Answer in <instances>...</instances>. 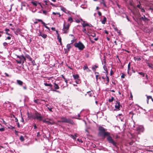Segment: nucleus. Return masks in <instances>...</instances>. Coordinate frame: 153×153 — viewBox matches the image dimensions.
Returning <instances> with one entry per match:
<instances>
[{
  "instance_id": "f257e3e1",
  "label": "nucleus",
  "mask_w": 153,
  "mask_h": 153,
  "mask_svg": "<svg viewBox=\"0 0 153 153\" xmlns=\"http://www.w3.org/2000/svg\"><path fill=\"white\" fill-rule=\"evenodd\" d=\"M100 131L98 133L99 136L105 137L107 136V140L109 143H111L114 146L117 147L116 143L113 140L112 137L110 136V133L108 132H105V130L104 128L100 126L98 128Z\"/></svg>"
},
{
  "instance_id": "f03ea898",
  "label": "nucleus",
  "mask_w": 153,
  "mask_h": 153,
  "mask_svg": "<svg viewBox=\"0 0 153 153\" xmlns=\"http://www.w3.org/2000/svg\"><path fill=\"white\" fill-rule=\"evenodd\" d=\"M137 23L139 28L144 32L146 33H149L150 29L145 25L149 20H135Z\"/></svg>"
},
{
  "instance_id": "7ed1b4c3",
  "label": "nucleus",
  "mask_w": 153,
  "mask_h": 153,
  "mask_svg": "<svg viewBox=\"0 0 153 153\" xmlns=\"http://www.w3.org/2000/svg\"><path fill=\"white\" fill-rule=\"evenodd\" d=\"M73 21V20H68L67 22L64 21L63 27L62 29L63 33H67L69 31V28L70 25V23Z\"/></svg>"
},
{
  "instance_id": "20e7f679",
  "label": "nucleus",
  "mask_w": 153,
  "mask_h": 153,
  "mask_svg": "<svg viewBox=\"0 0 153 153\" xmlns=\"http://www.w3.org/2000/svg\"><path fill=\"white\" fill-rule=\"evenodd\" d=\"M74 46L75 47L77 48L80 51L83 50L85 48L84 45L80 41H79L78 42H75L74 44Z\"/></svg>"
},
{
  "instance_id": "39448f33",
  "label": "nucleus",
  "mask_w": 153,
  "mask_h": 153,
  "mask_svg": "<svg viewBox=\"0 0 153 153\" xmlns=\"http://www.w3.org/2000/svg\"><path fill=\"white\" fill-rule=\"evenodd\" d=\"M60 119L61 120V122L66 123L72 124L74 123L73 120L70 119H67L66 117H61Z\"/></svg>"
},
{
  "instance_id": "423d86ee",
  "label": "nucleus",
  "mask_w": 153,
  "mask_h": 153,
  "mask_svg": "<svg viewBox=\"0 0 153 153\" xmlns=\"http://www.w3.org/2000/svg\"><path fill=\"white\" fill-rule=\"evenodd\" d=\"M71 47L72 46L71 45V44H68L66 45V49H64L65 53H67L69 52L70 50V49Z\"/></svg>"
},
{
  "instance_id": "0eeeda50",
  "label": "nucleus",
  "mask_w": 153,
  "mask_h": 153,
  "mask_svg": "<svg viewBox=\"0 0 153 153\" xmlns=\"http://www.w3.org/2000/svg\"><path fill=\"white\" fill-rule=\"evenodd\" d=\"M35 119L38 120L39 121H42V117L41 116V114L37 112H36V114L35 116Z\"/></svg>"
},
{
  "instance_id": "6e6552de",
  "label": "nucleus",
  "mask_w": 153,
  "mask_h": 153,
  "mask_svg": "<svg viewBox=\"0 0 153 153\" xmlns=\"http://www.w3.org/2000/svg\"><path fill=\"white\" fill-rule=\"evenodd\" d=\"M17 56L18 58V59L16 60V61L17 62V63L18 64L23 63V61L22 60L21 57V56L17 55Z\"/></svg>"
},
{
  "instance_id": "1a4fd4ad",
  "label": "nucleus",
  "mask_w": 153,
  "mask_h": 153,
  "mask_svg": "<svg viewBox=\"0 0 153 153\" xmlns=\"http://www.w3.org/2000/svg\"><path fill=\"white\" fill-rule=\"evenodd\" d=\"M120 107H121V105H120V102L117 101L115 105V107L117 110H120Z\"/></svg>"
},
{
  "instance_id": "9d476101",
  "label": "nucleus",
  "mask_w": 153,
  "mask_h": 153,
  "mask_svg": "<svg viewBox=\"0 0 153 153\" xmlns=\"http://www.w3.org/2000/svg\"><path fill=\"white\" fill-rule=\"evenodd\" d=\"M117 119L119 121H123V116L121 114H119L116 116Z\"/></svg>"
},
{
  "instance_id": "9b49d317",
  "label": "nucleus",
  "mask_w": 153,
  "mask_h": 153,
  "mask_svg": "<svg viewBox=\"0 0 153 153\" xmlns=\"http://www.w3.org/2000/svg\"><path fill=\"white\" fill-rule=\"evenodd\" d=\"M82 25L83 27H84L86 26H89V27H92V25L91 24H89L85 21H83L82 23Z\"/></svg>"
},
{
  "instance_id": "f8f14e48",
  "label": "nucleus",
  "mask_w": 153,
  "mask_h": 153,
  "mask_svg": "<svg viewBox=\"0 0 153 153\" xmlns=\"http://www.w3.org/2000/svg\"><path fill=\"white\" fill-rule=\"evenodd\" d=\"M28 117L29 119L32 118L33 119H35V116L36 114V112L34 114H29V113H27Z\"/></svg>"
},
{
  "instance_id": "ddd939ff",
  "label": "nucleus",
  "mask_w": 153,
  "mask_h": 153,
  "mask_svg": "<svg viewBox=\"0 0 153 153\" xmlns=\"http://www.w3.org/2000/svg\"><path fill=\"white\" fill-rule=\"evenodd\" d=\"M61 10L65 13H69V11L67 10L65 8L62 6H60Z\"/></svg>"
},
{
  "instance_id": "4468645a",
  "label": "nucleus",
  "mask_w": 153,
  "mask_h": 153,
  "mask_svg": "<svg viewBox=\"0 0 153 153\" xmlns=\"http://www.w3.org/2000/svg\"><path fill=\"white\" fill-rule=\"evenodd\" d=\"M136 129L137 131L143 132L144 130V128L142 126H139L137 127Z\"/></svg>"
},
{
  "instance_id": "2eb2a0df",
  "label": "nucleus",
  "mask_w": 153,
  "mask_h": 153,
  "mask_svg": "<svg viewBox=\"0 0 153 153\" xmlns=\"http://www.w3.org/2000/svg\"><path fill=\"white\" fill-rule=\"evenodd\" d=\"M38 20L39 22H41L42 23L46 29H48L49 30H50L49 28L46 25V24L42 20Z\"/></svg>"
},
{
  "instance_id": "dca6fc26",
  "label": "nucleus",
  "mask_w": 153,
  "mask_h": 153,
  "mask_svg": "<svg viewBox=\"0 0 153 153\" xmlns=\"http://www.w3.org/2000/svg\"><path fill=\"white\" fill-rule=\"evenodd\" d=\"M87 93L89 97H92L94 94V92L92 90H91L90 91H87Z\"/></svg>"
},
{
  "instance_id": "f3484780",
  "label": "nucleus",
  "mask_w": 153,
  "mask_h": 153,
  "mask_svg": "<svg viewBox=\"0 0 153 153\" xmlns=\"http://www.w3.org/2000/svg\"><path fill=\"white\" fill-rule=\"evenodd\" d=\"M16 82L17 84L20 86H22L23 84V82L20 80H17Z\"/></svg>"
},
{
  "instance_id": "a211bd4d",
  "label": "nucleus",
  "mask_w": 153,
  "mask_h": 153,
  "mask_svg": "<svg viewBox=\"0 0 153 153\" xmlns=\"http://www.w3.org/2000/svg\"><path fill=\"white\" fill-rule=\"evenodd\" d=\"M84 110H82V111H80V113L78 114L77 116H75V117H73V118H74L76 119H79V120L81 119L79 118V117H80V114H81L82 113V112Z\"/></svg>"
},
{
  "instance_id": "6ab92c4d",
  "label": "nucleus",
  "mask_w": 153,
  "mask_h": 153,
  "mask_svg": "<svg viewBox=\"0 0 153 153\" xmlns=\"http://www.w3.org/2000/svg\"><path fill=\"white\" fill-rule=\"evenodd\" d=\"M44 85L46 86L50 87L51 88V89H53V88H52L53 85L51 83L48 84L46 83H44Z\"/></svg>"
},
{
  "instance_id": "aec40b11",
  "label": "nucleus",
  "mask_w": 153,
  "mask_h": 153,
  "mask_svg": "<svg viewBox=\"0 0 153 153\" xmlns=\"http://www.w3.org/2000/svg\"><path fill=\"white\" fill-rule=\"evenodd\" d=\"M53 87L54 88V89L56 90L59 89V86L55 82L54 83Z\"/></svg>"
},
{
  "instance_id": "412c9836",
  "label": "nucleus",
  "mask_w": 153,
  "mask_h": 153,
  "mask_svg": "<svg viewBox=\"0 0 153 153\" xmlns=\"http://www.w3.org/2000/svg\"><path fill=\"white\" fill-rule=\"evenodd\" d=\"M100 3L102 4L104 7H106V3L104 0H101V1H100Z\"/></svg>"
},
{
  "instance_id": "4be33fe9",
  "label": "nucleus",
  "mask_w": 153,
  "mask_h": 153,
  "mask_svg": "<svg viewBox=\"0 0 153 153\" xmlns=\"http://www.w3.org/2000/svg\"><path fill=\"white\" fill-rule=\"evenodd\" d=\"M146 63L149 67L151 68L152 70H153V67H152L153 66V64L152 63H150L149 62H146Z\"/></svg>"
},
{
  "instance_id": "5701e85b",
  "label": "nucleus",
  "mask_w": 153,
  "mask_h": 153,
  "mask_svg": "<svg viewBox=\"0 0 153 153\" xmlns=\"http://www.w3.org/2000/svg\"><path fill=\"white\" fill-rule=\"evenodd\" d=\"M73 76L75 80L78 79L79 77V75L77 74H76V75H73Z\"/></svg>"
},
{
  "instance_id": "b1692460",
  "label": "nucleus",
  "mask_w": 153,
  "mask_h": 153,
  "mask_svg": "<svg viewBox=\"0 0 153 153\" xmlns=\"http://www.w3.org/2000/svg\"><path fill=\"white\" fill-rule=\"evenodd\" d=\"M98 67V66L96 65H95L93 66L92 67V70L94 71H96V69Z\"/></svg>"
},
{
  "instance_id": "393cba45",
  "label": "nucleus",
  "mask_w": 153,
  "mask_h": 153,
  "mask_svg": "<svg viewBox=\"0 0 153 153\" xmlns=\"http://www.w3.org/2000/svg\"><path fill=\"white\" fill-rule=\"evenodd\" d=\"M25 57L28 59L29 60L32 61V58L30 57V56L28 54H26L25 55Z\"/></svg>"
},
{
  "instance_id": "a878e982",
  "label": "nucleus",
  "mask_w": 153,
  "mask_h": 153,
  "mask_svg": "<svg viewBox=\"0 0 153 153\" xmlns=\"http://www.w3.org/2000/svg\"><path fill=\"white\" fill-rule=\"evenodd\" d=\"M130 66H131V63L129 62L128 64V71L127 72L128 74H129V71L130 70Z\"/></svg>"
},
{
  "instance_id": "bb28decb",
  "label": "nucleus",
  "mask_w": 153,
  "mask_h": 153,
  "mask_svg": "<svg viewBox=\"0 0 153 153\" xmlns=\"http://www.w3.org/2000/svg\"><path fill=\"white\" fill-rule=\"evenodd\" d=\"M57 38L58 39V40L59 42L60 43V44L61 45L62 44V42H61V38L59 37V34H58V36H57Z\"/></svg>"
},
{
  "instance_id": "cd10ccee",
  "label": "nucleus",
  "mask_w": 153,
  "mask_h": 153,
  "mask_svg": "<svg viewBox=\"0 0 153 153\" xmlns=\"http://www.w3.org/2000/svg\"><path fill=\"white\" fill-rule=\"evenodd\" d=\"M76 134L75 135V136L72 134H70L69 136L74 140H75L76 139Z\"/></svg>"
},
{
  "instance_id": "c85d7f7f",
  "label": "nucleus",
  "mask_w": 153,
  "mask_h": 153,
  "mask_svg": "<svg viewBox=\"0 0 153 153\" xmlns=\"http://www.w3.org/2000/svg\"><path fill=\"white\" fill-rule=\"evenodd\" d=\"M61 76L62 77V78L64 79L65 80V82L66 83V85L67 86V83H68V80H67V79L64 76H63V75H61Z\"/></svg>"
},
{
  "instance_id": "c756f323",
  "label": "nucleus",
  "mask_w": 153,
  "mask_h": 153,
  "mask_svg": "<svg viewBox=\"0 0 153 153\" xmlns=\"http://www.w3.org/2000/svg\"><path fill=\"white\" fill-rule=\"evenodd\" d=\"M46 123H48V124L51 125H53L55 124V122L53 121L52 122H51L49 121H46Z\"/></svg>"
},
{
  "instance_id": "7c9ffc66",
  "label": "nucleus",
  "mask_w": 153,
  "mask_h": 153,
  "mask_svg": "<svg viewBox=\"0 0 153 153\" xmlns=\"http://www.w3.org/2000/svg\"><path fill=\"white\" fill-rule=\"evenodd\" d=\"M138 2L139 3V4L137 5V7L140 9L142 7L141 6V4L140 3V1H139Z\"/></svg>"
},
{
  "instance_id": "2f4dec72",
  "label": "nucleus",
  "mask_w": 153,
  "mask_h": 153,
  "mask_svg": "<svg viewBox=\"0 0 153 153\" xmlns=\"http://www.w3.org/2000/svg\"><path fill=\"white\" fill-rule=\"evenodd\" d=\"M50 91H55L56 92L58 93L59 94H60L61 93L60 91H59L58 90H57L56 89L55 90V89H51Z\"/></svg>"
},
{
  "instance_id": "473e14b6",
  "label": "nucleus",
  "mask_w": 153,
  "mask_h": 153,
  "mask_svg": "<svg viewBox=\"0 0 153 153\" xmlns=\"http://www.w3.org/2000/svg\"><path fill=\"white\" fill-rule=\"evenodd\" d=\"M75 80V82L76 84H79L81 82L80 80V79H76Z\"/></svg>"
},
{
  "instance_id": "72a5a7b5",
  "label": "nucleus",
  "mask_w": 153,
  "mask_h": 153,
  "mask_svg": "<svg viewBox=\"0 0 153 153\" xmlns=\"http://www.w3.org/2000/svg\"><path fill=\"white\" fill-rule=\"evenodd\" d=\"M107 74H108L107 73V74L106 75V77H107V79H106L107 82L106 83V84H108L109 81V77L107 76Z\"/></svg>"
},
{
  "instance_id": "f704fd0d",
  "label": "nucleus",
  "mask_w": 153,
  "mask_h": 153,
  "mask_svg": "<svg viewBox=\"0 0 153 153\" xmlns=\"http://www.w3.org/2000/svg\"><path fill=\"white\" fill-rule=\"evenodd\" d=\"M146 96L147 97V104L149 103V97L151 98V96H148L147 95H146Z\"/></svg>"
},
{
  "instance_id": "c9c22d12",
  "label": "nucleus",
  "mask_w": 153,
  "mask_h": 153,
  "mask_svg": "<svg viewBox=\"0 0 153 153\" xmlns=\"http://www.w3.org/2000/svg\"><path fill=\"white\" fill-rule=\"evenodd\" d=\"M20 140L21 141H23L25 140L24 137L22 136H21L20 137Z\"/></svg>"
},
{
  "instance_id": "e433bc0d",
  "label": "nucleus",
  "mask_w": 153,
  "mask_h": 153,
  "mask_svg": "<svg viewBox=\"0 0 153 153\" xmlns=\"http://www.w3.org/2000/svg\"><path fill=\"white\" fill-rule=\"evenodd\" d=\"M21 57L22 60L23 61V63H24V61H25V60L26 59V58L23 55H21Z\"/></svg>"
},
{
  "instance_id": "4c0bfd02",
  "label": "nucleus",
  "mask_w": 153,
  "mask_h": 153,
  "mask_svg": "<svg viewBox=\"0 0 153 153\" xmlns=\"http://www.w3.org/2000/svg\"><path fill=\"white\" fill-rule=\"evenodd\" d=\"M83 69L84 70L86 69H88V70H89V69L86 65H85L83 67Z\"/></svg>"
},
{
  "instance_id": "58836bf2",
  "label": "nucleus",
  "mask_w": 153,
  "mask_h": 153,
  "mask_svg": "<svg viewBox=\"0 0 153 153\" xmlns=\"http://www.w3.org/2000/svg\"><path fill=\"white\" fill-rule=\"evenodd\" d=\"M47 36V35L45 34H42V37L44 39H45L46 38Z\"/></svg>"
},
{
  "instance_id": "ea45409f",
  "label": "nucleus",
  "mask_w": 153,
  "mask_h": 153,
  "mask_svg": "<svg viewBox=\"0 0 153 153\" xmlns=\"http://www.w3.org/2000/svg\"><path fill=\"white\" fill-rule=\"evenodd\" d=\"M138 73L143 76H144L145 75V73L143 72H139Z\"/></svg>"
},
{
  "instance_id": "a19ab883",
  "label": "nucleus",
  "mask_w": 153,
  "mask_h": 153,
  "mask_svg": "<svg viewBox=\"0 0 153 153\" xmlns=\"http://www.w3.org/2000/svg\"><path fill=\"white\" fill-rule=\"evenodd\" d=\"M31 62V63L32 65L33 66L36 65V64L35 63V62L34 60H32V61H30Z\"/></svg>"
},
{
  "instance_id": "79ce46f5",
  "label": "nucleus",
  "mask_w": 153,
  "mask_h": 153,
  "mask_svg": "<svg viewBox=\"0 0 153 153\" xmlns=\"http://www.w3.org/2000/svg\"><path fill=\"white\" fill-rule=\"evenodd\" d=\"M53 14L54 15H58L59 16H61L60 14L59 13H55L53 12Z\"/></svg>"
},
{
  "instance_id": "37998d69",
  "label": "nucleus",
  "mask_w": 153,
  "mask_h": 153,
  "mask_svg": "<svg viewBox=\"0 0 153 153\" xmlns=\"http://www.w3.org/2000/svg\"><path fill=\"white\" fill-rule=\"evenodd\" d=\"M31 3L33 5L35 6H36L37 5V2H31Z\"/></svg>"
},
{
  "instance_id": "c03bdc74",
  "label": "nucleus",
  "mask_w": 153,
  "mask_h": 153,
  "mask_svg": "<svg viewBox=\"0 0 153 153\" xmlns=\"http://www.w3.org/2000/svg\"><path fill=\"white\" fill-rule=\"evenodd\" d=\"M82 31L84 33H87V31L86 29L85 28H84L82 29Z\"/></svg>"
},
{
  "instance_id": "a18cd8bd",
  "label": "nucleus",
  "mask_w": 153,
  "mask_h": 153,
  "mask_svg": "<svg viewBox=\"0 0 153 153\" xmlns=\"http://www.w3.org/2000/svg\"><path fill=\"white\" fill-rule=\"evenodd\" d=\"M48 109L50 111H52V108L51 107H48Z\"/></svg>"
},
{
  "instance_id": "49530a36",
  "label": "nucleus",
  "mask_w": 153,
  "mask_h": 153,
  "mask_svg": "<svg viewBox=\"0 0 153 153\" xmlns=\"http://www.w3.org/2000/svg\"><path fill=\"white\" fill-rule=\"evenodd\" d=\"M75 41H76V39H75L74 37V38L73 39L71 40V43L70 44H72Z\"/></svg>"
},
{
  "instance_id": "de8ad7c7",
  "label": "nucleus",
  "mask_w": 153,
  "mask_h": 153,
  "mask_svg": "<svg viewBox=\"0 0 153 153\" xmlns=\"http://www.w3.org/2000/svg\"><path fill=\"white\" fill-rule=\"evenodd\" d=\"M125 74L123 73L122 74L121 77L122 78H124L125 77Z\"/></svg>"
},
{
  "instance_id": "09e8293b",
  "label": "nucleus",
  "mask_w": 153,
  "mask_h": 153,
  "mask_svg": "<svg viewBox=\"0 0 153 153\" xmlns=\"http://www.w3.org/2000/svg\"><path fill=\"white\" fill-rule=\"evenodd\" d=\"M103 68L104 69V70L106 71V72L107 73H107L108 74V71H107V70H106V67H105V65L103 66Z\"/></svg>"
},
{
  "instance_id": "8fccbe9b",
  "label": "nucleus",
  "mask_w": 153,
  "mask_h": 153,
  "mask_svg": "<svg viewBox=\"0 0 153 153\" xmlns=\"http://www.w3.org/2000/svg\"><path fill=\"white\" fill-rule=\"evenodd\" d=\"M113 100L114 98L113 97H112L111 99H109L108 101L109 102H111L113 101Z\"/></svg>"
},
{
  "instance_id": "3c124183",
  "label": "nucleus",
  "mask_w": 153,
  "mask_h": 153,
  "mask_svg": "<svg viewBox=\"0 0 153 153\" xmlns=\"http://www.w3.org/2000/svg\"><path fill=\"white\" fill-rule=\"evenodd\" d=\"M106 20H102L101 21V22L102 24H105L106 22Z\"/></svg>"
},
{
  "instance_id": "603ef678",
  "label": "nucleus",
  "mask_w": 153,
  "mask_h": 153,
  "mask_svg": "<svg viewBox=\"0 0 153 153\" xmlns=\"http://www.w3.org/2000/svg\"><path fill=\"white\" fill-rule=\"evenodd\" d=\"M90 35L93 37H94L95 36L96 34L94 33H92Z\"/></svg>"
},
{
  "instance_id": "864d4df0",
  "label": "nucleus",
  "mask_w": 153,
  "mask_h": 153,
  "mask_svg": "<svg viewBox=\"0 0 153 153\" xmlns=\"http://www.w3.org/2000/svg\"><path fill=\"white\" fill-rule=\"evenodd\" d=\"M75 21L77 23H79L81 21H82V20H75Z\"/></svg>"
},
{
  "instance_id": "5fc2aeb1",
  "label": "nucleus",
  "mask_w": 153,
  "mask_h": 153,
  "mask_svg": "<svg viewBox=\"0 0 153 153\" xmlns=\"http://www.w3.org/2000/svg\"><path fill=\"white\" fill-rule=\"evenodd\" d=\"M140 9L141 10V11L142 12H145V10L143 9V8H142V7Z\"/></svg>"
},
{
  "instance_id": "6e6d98bb",
  "label": "nucleus",
  "mask_w": 153,
  "mask_h": 153,
  "mask_svg": "<svg viewBox=\"0 0 153 153\" xmlns=\"http://www.w3.org/2000/svg\"><path fill=\"white\" fill-rule=\"evenodd\" d=\"M40 136H41V135L40 134L39 132H38L37 133V137H40Z\"/></svg>"
},
{
  "instance_id": "4d7b16f0",
  "label": "nucleus",
  "mask_w": 153,
  "mask_h": 153,
  "mask_svg": "<svg viewBox=\"0 0 153 153\" xmlns=\"http://www.w3.org/2000/svg\"><path fill=\"white\" fill-rule=\"evenodd\" d=\"M13 117L15 118V121L16 122H18V119L15 117V116L14 115H13Z\"/></svg>"
},
{
  "instance_id": "13d9d810",
  "label": "nucleus",
  "mask_w": 153,
  "mask_h": 153,
  "mask_svg": "<svg viewBox=\"0 0 153 153\" xmlns=\"http://www.w3.org/2000/svg\"><path fill=\"white\" fill-rule=\"evenodd\" d=\"M4 128H0V131H4Z\"/></svg>"
},
{
  "instance_id": "bf43d9fd",
  "label": "nucleus",
  "mask_w": 153,
  "mask_h": 153,
  "mask_svg": "<svg viewBox=\"0 0 153 153\" xmlns=\"http://www.w3.org/2000/svg\"><path fill=\"white\" fill-rule=\"evenodd\" d=\"M15 134L16 135L18 136V131H16V130H15Z\"/></svg>"
},
{
  "instance_id": "052dcab7",
  "label": "nucleus",
  "mask_w": 153,
  "mask_h": 153,
  "mask_svg": "<svg viewBox=\"0 0 153 153\" xmlns=\"http://www.w3.org/2000/svg\"><path fill=\"white\" fill-rule=\"evenodd\" d=\"M33 127L34 129H36L37 128V127L36 124H34L33 125Z\"/></svg>"
},
{
  "instance_id": "680f3d73",
  "label": "nucleus",
  "mask_w": 153,
  "mask_h": 153,
  "mask_svg": "<svg viewBox=\"0 0 153 153\" xmlns=\"http://www.w3.org/2000/svg\"><path fill=\"white\" fill-rule=\"evenodd\" d=\"M23 89L25 90H26L27 89V86L26 85L23 86Z\"/></svg>"
},
{
  "instance_id": "e2e57ef3",
  "label": "nucleus",
  "mask_w": 153,
  "mask_h": 153,
  "mask_svg": "<svg viewBox=\"0 0 153 153\" xmlns=\"http://www.w3.org/2000/svg\"><path fill=\"white\" fill-rule=\"evenodd\" d=\"M3 44L4 46H6L7 45V43L4 42L3 43Z\"/></svg>"
},
{
  "instance_id": "0e129e2a",
  "label": "nucleus",
  "mask_w": 153,
  "mask_h": 153,
  "mask_svg": "<svg viewBox=\"0 0 153 153\" xmlns=\"http://www.w3.org/2000/svg\"><path fill=\"white\" fill-rule=\"evenodd\" d=\"M11 39V37H10V36H7L6 39H8V40H10Z\"/></svg>"
},
{
  "instance_id": "69168bd1",
  "label": "nucleus",
  "mask_w": 153,
  "mask_h": 153,
  "mask_svg": "<svg viewBox=\"0 0 153 153\" xmlns=\"http://www.w3.org/2000/svg\"><path fill=\"white\" fill-rule=\"evenodd\" d=\"M143 83H144L145 84H146L147 83V81H146L143 80Z\"/></svg>"
},
{
  "instance_id": "338daca9",
  "label": "nucleus",
  "mask_w": 153,
  "mask_h": 153,
  "mask_svg": "<svg viewBox=\"0 0 153 153\" xmlns=\"http://www.w3.org/2000/svg\"><path fill=\"white\" fill-rule=\"evenodd\" d=\"M98 13L99 16H100L101 15V13L100 11H98Z\"/></svg>"
},
{
  "instance_id": "774afa93",
  "label": "nucleus",
  "mask_w": 153,
  "mask_h": 153,
  "mask_svg": "<svg viewBox=\"0 0 153 153\" xmlns=\"http://www.w3.org/2000/svg\"><path fill=\"white\" fill-rule=\"evenodd\" d=\"M149 10H152V11L153 12V7H151L149 8Z\"/></svg>"
}]
</instances>
